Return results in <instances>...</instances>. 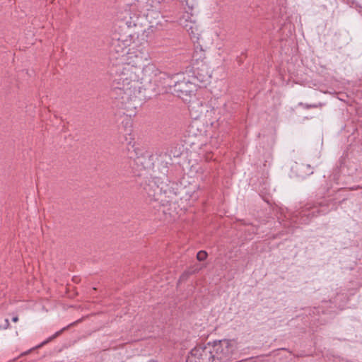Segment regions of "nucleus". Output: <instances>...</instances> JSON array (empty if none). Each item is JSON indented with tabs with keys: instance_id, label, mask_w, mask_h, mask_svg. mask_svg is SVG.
<instances>
[{
	"instance_id": "f257e3e1",
	"label": "nucleus",
	"mask_w": 362,
	"mask_h": 362,
	"mask_svg": "<svg viewBox=\"0 0 362 362\" xmlns=\"http://www.w3.org/2000/svg\"><path fill=\"white\" fill-rule=\"evenodd\" d=\"M144 54L134 48L121 55V64L116 66L110 95L124 109L135 108L134 102L140 93L138 72L141 69Z\"/></svg>"
},
{
	"instance_id": "6ab92c4d",
	"label": "nucleus",
	"mask_w": 362,
	"mask_h": 362,
	"mask_svg": "<svg viewBox=\"0 0 362 362\" xmlns=\"http://www.w3.org/2000/svg\"><path fill=\"white\" fill-rule=\"evenodd\" d=\"M75 323H77V321H75V322H74V324H75ZM72 325H73V323L70 324L69 325H68V326H67V327H66L67 328V327H69L71 326Z\"/></svg>"
},
{
	"instance_id": "f03ea898",
	"label": "nucleus",
	"mask_w": 362,
	"mask_h": 362,
	"mask_svg": "<svg viewBox=\"0 0 362 362\" xmlns=\"http://www.w3.org/2000/svg\"><path fill=\"white\" fill-rule=\"evenodd\" d=\"M235 346L228 339L214 341V344L198 346L191 350L186 362H228Z\"/></svg>"
},
{
	"instance_id": "4468645a",
	"label": "nucleus",
	"mask_w": 362,
	"mask_h": 362,
	"mask_svg": "<svg viewBox=\"0 0 362 362\" xmlns=\"http://www.w3.org/2000/svg\"><path fill=\"white\" fill-rule=\"evenodd\" d=\"M157 189L160 191V192H163V193L166 194L167 193V189H163V187H160L159 185L157 186Z\"/></svg>"
},
{
	"instance_id": "39448f33",
	"label": "nucleus",
	"mask_w": 362,
	"mask_h": 362,
	"mask_svg": "<svg viewBox=\"0 0 362 362\" xmlns=\"http://www.w3.org/2000/svg\"><path fill=\"white\" fill-rule=\"evenodd\" d=\"M128 41L114 37L110 43V52L117 54L115 59L121 60V55L125 54L128 51Z\"/></svg>"
},
{
	"instance_id": "0eeeda50",
	"label": "nucleus",
	"mask_w": 362,
	"mask_h": 362,
	"mask_svg": "<svg viewBox=\"0 0 362 362\" xmlns=\"http://www.w3.org/2000/svg\"><path fill=\"white\" fill-rule=\"evenodd\" d=\"M151 157L153 159L154 157H156V160H157L158 164H160L162 167L160 170L161 174L163 176H165L168 171V165L170 163V161L171 160L170 155L168 154L167 152L158 151L156 153L155 155H152Z\"/></svg>"
},
{
	"instance_id": "9d476101",
	"label": "nucleus",
	"mask_w": 362,
	"mask_h": 362,
	"mask_svg": "<svg viewBox=\"0 0 362 362\" xmlns=\"http://www.w3.org/2000/svg\"><path fill=\"white\" fill-rule=\"evenodd\" d=\"M65 329H66V327H64L62 328L61 330L55 332V334H54L52 336H51L50 337H49L47 339H46L45 341H42L40 344H39L37 348H40V347H42V346L45 345L46 344H47L48 342L51 341L52 340H53L54 339H55L56 337H57L58 336H59Z\"/></svg>"
},
{
	"instance_id": "9b49d317",
	"label": "nucleus",
	"mask_w": 362,
	"mask_h": 362,
	"mask_svg": "<svg viewBox=\"0 0 362 362\" xmlns=\"http://www.w3.org/2000/svg\"><path fill=\"white\" fill-rule=\"evenodd\" d=\"M298 106L302 107L305 109L318 108V107H321L322 106V103H320L309 105V104L303 103L300 102L298 103Z\"/></svg>"
},
{
	"instance_id": "a211bd4d",
	"label": "nucleus",
	"mask_w": 362,
	"mask_h": 362,
	"mask_svg": "<svg viewBox=\"0 0 362 362\" xmlns=\"http://www.w3.org/2000/svg\"><path fill=\"white\" fill-rule=\"evenodd\" d=\"M141 158L138 157L135 160L136 163L140 162Z\"/></svg>"
},
{
	"instance_id": "1a4fd4ad",
	"label": "nucleus",
	"mask_w": 362,
	"mask_h": 362,
	"mask_svg": "<svg viewBox=\"0 0 362 362\" xmlns=\"http://www.w3.org/2000/svg\"><path fill=\"white\" fill-rule=\"evenodd\" d=\"M315 212L319 213V211L317 209H313V211L311 212H310L308 211V208H305V209H303L301 212H300V214L301 216L300 221V223H304V224L308 223V222L310 221V217L314 216Z\"/></svg>"
},
{
	"instance_id": "dca6fc26",
	"label": "nucleus",
	"mask_w": 362,
	"mask_h": 362,
	"mask_svg": "<svg viewBox=\"0 0 362 362\" xmlns=\"http://www.w3.org/2000/svg\"><path fill=\"white\" fill-rule=\"evenodd\" d=\"M9 327V321L8 319H6L5 320V326H4V328L5 329H7L8 327Z\"/></svg>"
},
{
	"instance_id": "7ed1b4c3",
	"label": "nucleus",
	"mask_w": 362,
	"mask_h": 362,
	"mask_svg": "<svg viewBox=\"0 0 362 362\" xmlns=\"http://www.w3.org/2000/svg\"><path fill=\"white\" fill-rule=\"evenodd\" d=\"M144 76L150 83H153L158 88H162L165 92H170L173 81L179 77V74L173 76L160 71L153 64H148L142 69Z\"/></svg>"
},
{
	"instance_id": "423d86ee",
	"label": "nucleus",
	"mask_w": 362,
	"mask_h": 362,
	"mask_svg": "<svg viewBox=\"0 0 362 362\" xmlns=\"http://www.w3.org/2000/svg\"><path fill=\"white\" fill-rule=\"evenodd\" d=\"M291 173L297 177L304 179L313 173V168L309 164L295 162L291 166Z\"/></svg>"
},
{
	"instance_id": "ddd939ff",
	"label": "nucleus",
	"mask_w": 362,
	"mask_h": 362,
	"mask_svg": "<svg viewBox=\"0 0 362 362\" xmlns=\"http://www.w3.org/2000/svg\"><path fill=\"white\" fill-rule=\"evenodd\" d=\"M207 252L204 250H200L199 252H198V253L197 254V259L199 260V261H204L206 259V258L207 257Z\"/></svg>"
},
{
	"instance_id": "20e7f679",
	"label": "nucleus",
	"mask_w": 362,
	"mask_h": 362,
	"mask_svg": "<svg viewBox=\"0 0 362 362\" xmlns=\"http://www.w3.org/2000/svg\"><path fill=\"white\" fill-rule=\"evenodd\" d=\"M182 75L179 74V77L175 78L170 92L187 101L196 91L197 86L194 82H192L185 78L180 79Z\"/></svg>"
},
{
	"instance_id": "6e6552de",
	"label": "nucleus",
	"mask_w": 362,
	"mask_h": 362,
	"mask_svg": "<svg viewBox=\"0 0 362 362\" xmlns=\"http://www.w3.org/2000/svg\"><path fill=\"white\" fill-rule=\"evenodd\" d=\"M189 18V16L187 14L186 17L184 16L180 19V23L184 27V28L189 33L190 35L198 39V28L196 25V23L192 21H188L187 18Z\"/></svg>"
},
{
	"instance_id": "f8f14e48",
	"label": "nucleus",
	"mask_w": 362,
	"mask_h": 362,
	"mask_svg": "<svg viewBox=\"0 0 362 362\" xmlns=\"http://www.w3.org/2000/svg\"><path fill=\"white\" fill-rule=\"evenodd\" d=\"M179 1L190 10H192L196 5L195 0H179Z\"/></svg>"
},
{
	"instance_id": "2eb2a0df",
	"label": "nucleus",
	"mask_w": 362,
	"mask_h": 362,
	"mask_svg": "<svg viewBox=\"0 0 362 362\" xmlns=\"http://www.w3.org/2000/svg\"><path fill=\"white\" fill-rule=\"evenodd\" d=\"M195 107L194 106H192V105H189V111H190V113H191V115L192 116H194V118H197L199 117L198 115H194L193 113H192V110Z\"/></svg>"
},
{
	"instance_id": "aec40b11",
	"label": "nucleus",
	"mask_w": 362,
	"mask_h": 362,
	"mask_svg": "<svg viewBox=\"0 0 362 362\" xmlns=\"http://www.w3.org/2000/svg\"><path fill=\"white\" fill-rule=\"evenodd\" d=\"M148 362H158L157 361H155V360H150Z\"/></svg>"
},
{
	"instance_id": "f3484780",
	"label": "nucleus",
	"mask_w": 362,
	"mask_h": 362,
	"mask_svg": "<svg viewBox=\"0 0 362 362\" xmlns=\"http://www.w3.org/2000/svg\"><path fill=\"white\" fill-rule=\"evenodd\" d=\"M12 321L13 322H17L18 321V317L17 316H15L12 318Z\"/></svg>"
}]
</instances>
